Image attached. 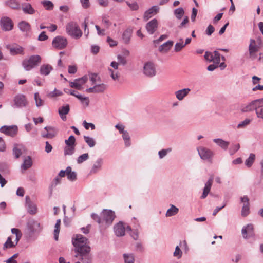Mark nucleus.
I'll return each instance as SVG.
<instances>
[{"label":"nucleus","instance_id":"473e14b6","mask_svg":"<svg viewBox=\"0 0 263 263\" xmlns=\"http://www.w3.org/2000/svg\"><path fill=\"white\" fill-rule=\"evenodd\" d=\"M5 4L14 9H17L20 8L19 3L16 0H7L5 2Z\"/></svg>","mask_w":263,"mask_h":263},{"label":"nucleus","instance_id":"de8ad7c7","mask_svg":"<svg viewBox=\"0 0 263 263\" xmlns=\"http://www.w3.org/2000/svg\"><path fill=\"white\" fill-rule=\"evenodd\" d=\"M117 62L119 63L120 65L124 66L127 63L126 57L122 55L118 54L117 57Z\"/></svg>","mask_w":263,"mask_h":263},{"label":"nucleus","instance_id":"774afa93","mask_svg":"<svg viewBox=\"0 0 263 263\" xmlns=\"http://www.w3.org/2000/svg\"><path fill=\"white\" fill-rule=\"evenodd\" d=\"M240 148L239 144H236L233 145L230 149L231 155L235 154Z\"/></svg>","mask_w":263,"mask_h":263},{"label":"nucleus","instance_id":"09e8293b","mask_svg":"<svg viewBox=\"0 0 263 263\" xmlns=\"http://www.w3.org/2000/svg\"><path fill=\"white\" fill-rule=\"evenodd\" d=\"M95 91L96 93L102 92L107 88V86L104 84H101L95 85Z\"/></svg>","mask_w":263,"mask_h":263},{"label":"nucleus","instance_id":"5fc2aeb1","mask_svg":"<svg viewBox=\"0 0 263 263\" xmlns=\"http://www.w3.org/2000/svg\"><path fill=\"white\" fill-rule=\"evenodd\" d=\"M251 122V120L249 119H246L243 121H241L237 125L238 128H243L248 125Z\"/></svg>","mask_w":263,"mask_h":263},{"label":"nucleus","instance_id":"2eb2a0df","mask_svg":"<svg viewBox=\"0 0 263 263\" xmlns=\"http://www.w3.org/2000/svg\"><path fill=\"white\" fill-rule=\"evenodd\" d=\"M6 48L9 50L11 55L23 54V48L16 44L7 45Z\"/></svg>","mask_w":263,"mask_h":263},{"label":"nucleus","instance_id":"bf43d9fd","mask_svg":"<svg viewBox=\"0 0 263 263\" xmlns=\"http://www.w3.org/2000/svg\"><path fill=\"white\" fill-rule=\"evenodd\" d=\"M126 4L130 8V9L133 11H136L139 9V6L137 2H133L130 3L129 2H126Z\"/></svg>","mask_w":263,"mask_h":263},{"label":"nucleus","instance_id":"c03bdc74","mask_svg":"<svg viewBox=\"0 0 263 263\" xmlns=\"http://www.w3.org/2000/svg\"><path fill=\"white\" fill-rule=\"evenodd\" d=\"M75 150L74 146H66L64 147V155H72Z\"/></svg>","mask_w":263,"mask_h":263},{"label":"nucleus","instance_id":"5701e85b","mask_svg":"<svg viewBox=\"0 0 263 263\" xmlns=\"http://www.w3.org/2000/svg\"><path fill=\"white\" fill-rule=\"evenodd\" d=\"M52 70L53 68L50 64H43L40 67V73L43 76H48Z\"/></svg>","mask_w":263,"mask_h":263},{"label":"nucleus","instance_id":"f704fd0d","mask_svg":"<svg viewBox=\"0 0 263 263\" xmlns=\"http://www.w3.org/2000/svg\"><path fill=\"white\" fill-rule=\"evenodd\" d=\"M174 14L178 20H180L184 14V10L183 8L179 7L174 10Z\"/></svg>","mask_w":263,"mask_h":263},{"label":"nucleus","instance_id":"4c0bfd02","mask_svg":"<svg viewBox=\"0 0 263 263\" xmlns=\"http://www.w3.org/2000/svg\"><path fill=\"white\" fill-rule=\"evenodd\" d=\"M250 204L248 203H243V205L242 206L241 211V216L243 217L247 216L250 213V208H249Z\"/></svg>","mask_w":263,"mask_h":263},{"label":"nucleus","instance_id":"4468645a","mask_svg":"<svg viewBox=\"0 0 263 263\" xmlns=\"http://www.w3.org/2000/svg\"><path fill=\"white\" fill-rule=\"evenodd\" d=\"M241 233L243 237L245 239L254 237L255 234L253 224H248L246 227H244L242 229Z\"/></svg>","mask_w":263,"mask_h":263},{"label":"nucleus","instance_id":"79ce46f5","mask_svg":"<svg viewBox=\"0 0 263 263\" xmlns=\"http://www.w3.org/2000/svg\"><path fill=\"white\" fill-rule=\"evenodd\" d=\"M122 134L123 139L124 140L125 145L126 147H128L130 145V136L127 131L124 132Z\"/></svg>","mask_w":263,"mask_h":263},{"label":"nucleus","instance_id":"ddd939ff","mask_svg":"<svg viewBox=\"0 0 263 263\" xmlns=\"http://www.w3.org/2000/svg\"><path fill=\"white\" fill-rule=\"evenodd\" d=\"M0 23L2 29L5 31H10L13 29V24L12 21L8 17H2Z\"/></svg>","mask_w":263,"mask_h":263},{"label":"nucleus","instance_id":"4be33fe9","mask_svg":"<svg viewBox=\"0 0 263 263\" xmlns=\"http://www.w3.org/2000/svg\"><path fill=\"white\" fill-rule=\"evenodd\" d=\"M190 91L191 89L187 88L179 90L176 91L175 93L177 99L179 101H181L189 94Z\"/></svg>","mask_w":263,"mask_h":263},{"label":"nucleus","instance_id":"13d9d810","mask_svg":"<svg viewBox=\"0 0 263 263\" xmlns=\"http://www.w3.org/2000/svg\"><path fill=\"white\" fill-rule=\"evenodd\" d=\"M91 218L99 224L103 225V220L102 216H99L96 213H92L91 215Z\"/></svg>","mask_w":263,"mask_h":263},{"label":"nucleus","instance_id":"864d4df0","mask_svg":"<svg viewBox=\"0 0 263 263\" xmlns=\"http://www.w3.org/2000/svg\"><path fill=\"white\" fill-rule=\"evenodd\" d=\"M69 85L72 88H74L78 90H81L82 89V85L79 81H77L76 79L74 80L73 82H70Z\"/></svg>","mask_w":263,"mask_h":263},{"label":"nucleus","instance_id":"e2e57ef3","mask_svg":"<svg viewBox=\"0 0 263 263\" xmlns=\"http://www.w3.org/2000/svg\"><path fill=\"white\" fill-rule=\"evenodd\" d=\"M67 179L71 181H74L77 179V174L75 172H72L66 175Z\"/></svg>","mask_w":263,"mask_h":263},{"label":"nucleus","instance_id":"4d7b16f0","mask_svg":"<svg viewBox=\"0 0 263 263\" xmlns=\"http://www.w3.org/2000/svg\"><path fill=\"white\" fill-rule=\"evenodd\" d=\"M173 255L174 257H176L178 259L182 257V252L178 246H177L176 247L175 250L173 253Z\"/></svg>","mask_w":263,"mask_h":263},{"label":"nucleus","instance_id":"69168bd1","mask_svg":"<svg viewBox=\"0 0 263 263\" xmlns=\"http://www.w3.org/2000/svg\"><path fill=\"white\" fill-rule=\"evenodd\" d=\"M214 31V27L212 25L210 24L205 30V34L208 36H211Z\"/></svg>","mask_w":263,"mask_h":263},{"label":"nucleus","instance_id":"39448f33","mask_svg":"<svg viewBox=\"0 0 263 263\" xmlns=\"http://www.w3.org/2000/svg\"><path fill=\"white\" fill-rule=\"evenodd\" d=\"M13 108H23L26 107L28 102L26 96L23 94H17L13 98Z\"/></svg>","mask_w":263,"mask_h":263},{"label":"nucleus","instance_id":"052dcab7","mask_svg":"<svg viewBox=\"0 0 263 263\" xmlns=\"http://www.w3.org/2000/svg\"><path fill=\"white\" fill-rule=\"evenodd\" d=\"M255 112L257 118L263 119V106L256 107Z\"/></svg>","mask_w":263,"mask_h":263},{"label":"nucleus","instance_id":"72a5a7b5","mask_svg":"<svg viewBox=\"0 0 263 263\" xmlns=\"http://www.w3.org/2000/svg\"><path fill=\"white\" fill-rule=\"evenodd\" d=\"M12 236H10V237H8L6 241L4 244L3 248V250H5L8 248H13L16 246L14 242L12 241Z\"/></svg>","mask_w":263,"mask_h":263},{"label":"nucleus","instance_id":"393cba45","mask_svg":"<svg viewBox=\"0 0 263 263\" xmlns=\"http://www.w3.org/2000/svg\"><path fill=\"white\" fill-rule=\"evenodd\" d=\"M213 141L224 150L227 149L230 143L221 138L214 139Z\"/></svg>","mask_w":263,"mask_h":263},{"label":"nucleus","instance_id":"f257e3e1","mask_svg":"<svg viewBox=\"0 0 263 263\" xmlns=\"http://www.w3.org/2000/svg\"><path fill=\"white\" fill-rule=\"evenodd\" d=\"M72 242L74 247V257L79 258L82 263H92L91 248L88 245L87 238L81 234H77L75 238H72Z\"/></svg>","mask_w":263,"mask_h":263},{"label":"nucleus","instance_id":"37998d69","mask_svg":"<svg viewBox=\"0 0 263 263\" xmlns=\"http://www.w3.org/2000/svg\"><path fill=\"white\" fill-rule=\"evenodd\" d=\"M41 3L46 10H51L53 9V4L50 1L44 0L42 1Z\"/></svg>","mask_w":263,"mask_h":263},{"label":"nucleus","instance_id":"a878e982","mask_svg":"<svg viewBox=\"0 0 263 263\" xmlns=\"http://www.w3.org/2000/svg\"><path fill=\"white\" fill-rule=\"evenodd\" d=\"M103 164V159L102 158H98L93 164L90 173L95 174L100 170H101L102 165Z\"/></svg>","mask_w":263,"mask_h":263},{"label":"nucleus","instance_id":"9d476101","mask_svg":"<svg viewBox=\"0 0 263 263\" xmlns=\"http://www.w3.org/2000/svg\"><path fill=\"white\" fill-rule=\"evenodd\" d=\"M52 44L54 48L58 49H62L67 46V41L64 37L57 36L53 40Z\"/></svg>","mask_w":263,"mask_h":263},{"label":"nucleus","instance_id":"6e6552de","mask_svg":"<svg viewBox=\"0 0 263 263\" xmlns=\"http://www.w3.org/2000/svg\"><path fill=\"white\" fill-rule=\"evenodd\" d=\"M143 73L148 77H154L156 74L155 64L152 62H146L143 66Z\"/></svg>","mask_w":263,"mask_h":263},{"label":"nucleus","instance_id":"58836bf2","mask_svg":"<svg viewBox=\"0 0 263 263\" xmlns=\"http://www.w3.org/2000/svg\"><path fill=\"white\" fill-rule=\"evenodd\" d=\"M84 139L85 142L90 147H94L96 144V141L95 139L89 136H84Z\"/></svg>","mask_w":263,"mask_h":263},{"label":"nucleus","instance_id":"680f3d73","mask_svg":"<svg viewBox=\"0 0 263 263\" xmlns=\"http://www.w3.org/2000/svg\"><path fill=\"white\" fill-rule=\"evenodd\" d=\"M60 225L59 224L55 223V229L54 231V238L56 241L58 240L59 234L60 232Z\"/></svg>","mask_w":263,"mask_h":263},{"label":"nucleus","instance_id":"a19ab883","mask_svg":"<svg viewBox=\"0 0 263 263\" xmlns=\"http://www.w3.org/2000/svg\"><path fill=\"white\" fill-rule=\"evenodd\" d=\"M61 182V179L59 178V176H57L54 180H53L51 186L50 187V193H49V196H51L52 194V189L56 186V185Z\"/></svg>","mask_w":263,"mask_h":263},{"label":"nucleus","instance_id":"e433bc0d","mask_svg":"<svg viewBox=\"0 0 263 263\" xmlns=\"http://www.w3.org/2000/svg\"><path fill=\"white\" fill-rule=\"evenodd\" d=\"M123 257L125 263H134L135 258L133 254H124Z\"/></svg>","mask_w":263,"mask_h":263},{"label":"nucleus","instance_id":"c85d7f7f","mask_svg":"<svg viewBox=\"0 0 263 263\" xmlns=\"http://www.w3.org/2000/svg\"><path fill=\"white\" fill-rule=\"evenodd\" d=\"M173 43L174 42L172 41H167L166 42L164 43L159 47V51L161 52L168 51L173 46Z\"/></svg>","mask_w":263,"mask_h":263},{"label":"nucleus","instance_id":"dca6fc26","mask_svg":"<svg viewBox=\"0 0 263 263\" xmlns=\"http://www.w3.org/2000/svg\"><path fill=\"white\" fill-rule=\"evenodd\" d=\"M64 91L66 93H69L72 96H75L76 98L79 99L82 103H84L86 106L89 105V100L88 97H83L81 95L76 93V91L74 90L64 89Z\"/></svg>","mask_w":263,"mask_h":263},{"label":"nucleus","instance_id":"2f4dec72","mask_svg":"<svg viewBox=\"0 0 263 263\" xmlns=\"http://www.w3.org/2000/svg\"><path fill=\"white\" fill-rule=\"evenodd\" d=\"M259 50V47L256 45L252 46L249 45V52L250 57L253 59H254L256 57V53Z\"/></svg>","mask_w":263,"mask_h":263},{"label":"nucleus","instance_id":"7ed1b4c3","mask_svg":"<svg viewBox=\"0 0 263 263\" xmlns=\"http://www.w3.org/2000/svg\"><path fill=\"white\" fill-rule=\"evenodd\" d=\"M66 30L69 35L75 39H79L83 34L78 24L74 22L68 23L66 26Z\"/></svg>","mask_w":263,"mask_h":263},{"label":"nucleus","instance_id":"1a4fd4ad","mask_svg":"<svg viewBox=\"0 0 263 263\" xmlns=\"http://www.w3.org/2000/svg\"><path fill=\"white\" fill-rule=\"evenodd\" d=\"M120 64L119 63L116 61H112L110 63V66L112 67L114 69L110 68H108V71L110 73V76L112 78V79L114 81H119L120 78V73L118 71L119 65Z\"/></svg>","mask_w":263,"mask_h":263},{"label":"nucleus","instance_id":"a18cd8bd","mask_svg":"<svg viewBox=\"0 0 263 263\" xmlns=\"http://www.w3.org/2000/svg\"><path fill=\"white\" fill-rule=\"evenodd\" d=\"M65 143L67 146L76 145V139L74 136L71 135L68 139L65 140Z\"/></svg>","mask_w":263,"mask_h":263},{"label":"nucleus","instance_id":"7c9ffc66","mask_svg":"<svg viewBox=\"0 0 263 263\" xmlns=\"http://www.w3.org/2000/svg\"><path fill=\"white\" fill-rule=\"evenodd\" d=\"M179 212V209L175 205L171 204V207L168 209L165 214L166 217H171L176 215Z\"/></svg>","mask_w":263,"mask_h":263},{"label":"nucleus","instance_id":"603ef678","mask_svg":"<svg viewBox=\"0 0 263 263\" xmlns=\"http://www.w3.org/2000/svg\"><path fill=\"white\" fill-rule=\"evenodd\" d=\"M172 151L171 148H168L167 149H163L158 152V155L160 159H162L165 156H166L167 153L171 152Z\"/></svg>","mask_w":263,"mask_h":263},{"label":"nucleus","instance_id":"6e6d98bb","mask_svg":"<svg viewBox=\"0 0 263 263\" xmlns=\"http://www.w3.org/2000/svg\"><path fill=\"white\" fill-rule=\"evenodd\" d=\"M213 61L216 64H218L220 62V54L217 51H214L213 53Z\"/></svg>","mask_w":263,"mask_h":263},{"label":"nucleus","instance_id":"0e129e2a","mask_svg":"<svg viewBox=\"0 0 263 263\" xmlns=\"http://www.w3.org/2000/svg\"><path fill=\"white\" fill-rule=\"evenodd\" d=\"M90 80L93 84L95 83L97 81L100 80V77L97 73H91L89 75Z\"/></svg>","mask_w":263,"mask_h":263},{"label":"nucleus","instance_id":"cd10ccee","mask_svg":"<svg viewBox=\"0 0 263 263\" xmlns=\"http://www.w3.org/2000/svg\"><path fill=\"white\" fill-rule=\"evenodd\" d=\"M32 165V161L30 156H27L24 159L23 163L21 165V168L26 170Z\"/></svg>","mask_w":263,"mask_h":263},{"label":"nucleus","instance_id":"c756f323","mask_svg":"<svg viewBox=\"0 0 263 263\" xmlns=\"http://www.w3.org/2000/svg\"><path fill=\"white\" fill-rule=\"evenodd\" d=\"M132 31L129 29L125 30L122 34V39L125 44H128L130 42Z\"/></svg>","mask_w":263,"mask_h":263},{"label":"nucleus","instance_id":"9b49d317","mask_svg":"<svg viewBox=\"0 0 263 263\" xmlns=\"http://www.w3.org/2000/svg\"><path fill=\"white\" fill-rule=\"evenodd\" d=\"M256 107H259L257 99L250 102L247 104H242L240 106V110L242 112H248L255 110Z\"/></svg>","mask_w":263,"mask_h":263},{"label":"nucleus","instance_id":"0eeeda50","mask_svg":"<svg viewBox=\"0 0 263 263\" xmlns=\"http://www.w3.org/2000/svg\"><path fill=\"white\" fill-rule=\"evenodd\" d=\"M103 223L108 226L110 225L115 218V212L111 210H103L101 213Z\"/></svg>","mask_w":263,"mask_h":263},{"label":"nucleus","instance_id":"f3484780","mask_svg":"<svg viewBox=\"0 0 263 263\" xmlns=\"http://www.w3.org/2000/svg\"><path fill=\"white\" fill-rule=\"evenodd\" d=\"M25 207L29 214L33 215L36 213V205L31 201L28 196L25 197Z\"/></svg>","mask_w":263,"mask_h":263},{"label":"nucleus","instance_id":"3c124183","mask_svg":"<svg viewBox=\"0 0 263 263\" xmlns=\"http://www.w3.org/2000/svg\"><path fill=\"white\" fill-rule=\"evenodd\" d=\"M63 93L62 91L55 89L53 91L49 92L47 96L49 98H54L58 96L62 95Z\"/></svg>","mask_w":263,"mask_h":263},{"label":"nucleus","instance_id":"8fccbe9b","mask_svg":"<svg viewBox=\"0 0 263 263\" xmlns=\"http://www.w3.org/2000/svg\"><path fill=\"white\" fill-rule=\"evenodd\" d=\"M89 158L88 153H85L80 155L77 159V161L78 164H81L86 161Z\"/></svg>","mask_w":263,"mask_h":263},{"label":"nucleus","instance_id":"bb28decb","mask_svg":"<svg viewBox=\"0 0 263 263\" xmlns=\"http://www.w3.org/2000/svg\"><path fill=\"white\" fill-rule=\"evenodd\" d=\"M22 8L23 12L26 14H33L35 12V10L29 3H24L23 4Z\"/></svg>","mask_w":263,"mask_h":263},{"label":"nucleus","instance_id":"aec40b11","mask_svg":"<svg viewBox=\"0 0 263 263\" xmlns=\"http://www.w3.org/2000/svg\"><path fill=\"white\" fill-rule=\"evenodd\" d=\"M159 10L157 6H153L144 12L143 18L145 21H147L153 15L156 14Z\"/></svg>","mask_w":263,"mask_h":263},{"label":"nucleus","instance_id":"a211bd4d","mask_svg":"<svg viewBox=\"0 0 263 263\" xmlns=\"http://www.w3.org/2000/svg\"><path fill=\"white\" fill-rule=\"evenodd\" d=\"M114 229L117 236L121 237L125 235V227L122 222L120 221L115 225Z\"/></svg>","mask_w":263,"mask_h":263},{"label":"nucleus","instance_id":"f03ea898","mask_svg":"<svg viewBox=\"0 0 263 263\" xmlns=\"http://www.w3.org/2000/svg\"><path fill=\"white\" fill-rule=\"evenodd\" d=\"M42 61L41 57L39 55H31L29 58L23 60L22 66L26 71H29L36 67Z\"/></svg>","mask_w":263,"mask_h":263},{"label":"nucleus","instance_id":"49530a36","mask_svg":"<svg viewBox=\"0 0 263 263\" xmlns=\"http://www.w3.org/2000/svg\"><path fill=\"white\" fill-rule=\"evenodd\" d=\"M34 100L37 107H40L43 105V101L40 98L38 92H35L34 93Z\"/></svg>","mask_w":263,"mask_h":263},{"label":"nucleus","instance_id":"f8f14e48","mask_svg":"<svg viewBox=\"0 0 263 263\" xmlns=\"http://www.w3.org/2000/svg\"><path fill=\"white\" fill-rule=\"evenodd\" d=\"M0 132L11 137L15 136L17 132V127L16 125H4L1 127Z\"/></svg>","mask_w":263,"mask_h":263},{"label":"nucleus","instance_id":"ea45409f","mask_svg":"<svg viewBox=\"0 0 263 263\" xmlns=\"http://www.w3.org/2000/svg\"><path fill=\"white\" fill-rule=\"evenodd\" d=\"M255 159V154L251 153L250 154V156L249 158L246 160L245 161V164L247 166L250 167H251Z\"/></svg>","mask_w":263,"mask_h":263},{"label":"nucleus","instance_id":"c9c22d12","mask_svg":"<svg viewBox=\"0 0 263 263\" xmlns=\"http://www.w3.org/2000/svg\"><path fill=\"white\" fill-rule=\"evenodd\" d=\"M179 42H177L175 45L174 51L176 52L180 51L184 47L182 38L179 39Z\"/></svg>","mask_w":263,"mask_h":263},{"label":"nucleus","instance_id":"412c9836","mask_svg":"<svg viewBox=\"0 0 263 263\" xmlns=\"http://www.w3.org/2000/svg\"><path fill=\"white\" fill-rule=\"evenodd\" d=\"M70 110V107L68 104L62 106L59 108L58 112L59 116L63 121H66V115H67Z\"/></svg>","mask_w":263,"mask_h":263},{"label":"nucleus","instance_id":"b1692460","mask_svg":"<svg viewBox=\"0 0 263 263\" xmlns=\"http://www.w3.org/2000/svg\"><path fill=\"white\" fill-rule=\"evenodd\" d=\"M18 27L20 30L23 32L28 33L31 30V26L27 22L22 21L18 24Z\"/></svg>","mask_w":263,"mask_h":263},{"label":"nucleus","instance_id":"338daca9","mask_svg":"<svg viewBox=\"0 0 263 263\" xmlns=\"http://www.w3.org/2000/svg\"><path fill=\"white\" fill-rule=\"evenodd\" d=\"M13 153L16 158H18L22 154L21 149L18 148L17 146H15L13 149Z\"/></svg>","mask_w":263,"mask_h":263},{"label":"nucleus","instance_id":"423d86ee","mask_svg":"<svg viewBox=\"0 0 263 263\" xmlns=\"http://www.w3.org/2000/svg\"><path fill=\"white\" fill-rule=\"evenodd\" d=\"M198 154L201 159L212 162L214 153L211 149L203 146L197 148Z\"/></svg>","mask_w":263,"mask_h":263},{"label":"nucleus","instance_id":"20e7f679","mask_svg":"<svg viewBox=\"0 0 263 263\" xmlns=\"http://www.w3.org/2000/svg\"><path fill=\"white\" fill-rule=\"evenodd\" d=\"M27 228L29 237H32L34 234L39 233L42 230L40 224L33 219L30 220L27 222Z\"/></svg>","mask_w":263,"mask_h":263},{"label":"nucleus","instance_id":"6ab92c4d","mask_svg":"<svg viewBox=\"0 0 263 263\" xmlns=\"http://www.w3.org/2000/svg\"><path fill=\"white\" fill-rule=\"evenodd\" d=\"M158 22L156 18L152 20L146 25V29L150 34H153L157 29Z\"/></svg>","mask_w":263,"mask_h":263}]
</instances>
